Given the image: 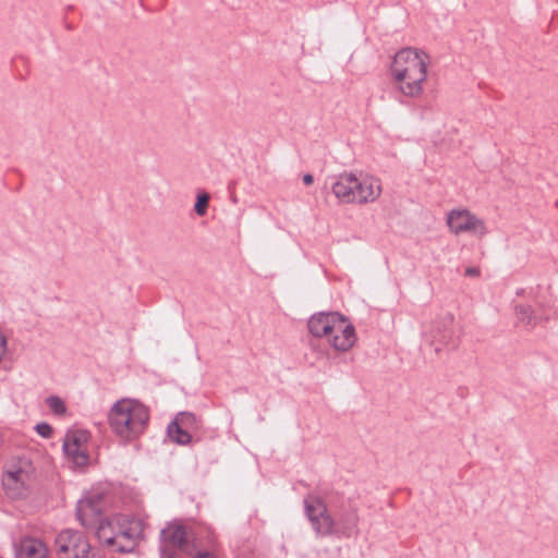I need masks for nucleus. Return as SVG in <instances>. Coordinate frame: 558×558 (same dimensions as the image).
Instances as JSON below:
<instances>
[{"label": "nucleus", "mask_w": 558, "mask_h": 558, "mask_svg": "<svg viewBox=\"0 0 558 558\" xmlns=\"http://www.w3.org/2000/svg\"><path fill=\"white\" fill-rule=\"evenodd\" d=\"M464 274L468 277H478L481 275V270L477 267H468Z\"/></svg>", "instance_id": "393cba45"}, {"label": "nucleus", "mask_w": 558, "mask_h": 558, "mask_svg": "<svg viewBox=\"0 0 558 558\" xmlns=\"http://www.w3.org/2000/svg\"><path fill=\"white\" fill-rule=\"evenodd\" d=\"M174 421L180 422V424L184 426L186 429L193 426H197L198 423L196 415L191 412L180 413Z\"/></svg>", "instance_id": "412c9836"}, {"label": "nucleus", "mask_w": 558, "mask_h": 558, "mask_svg": "<svg viewBox=\"0 0 558 558\" xmlns=\"http://www.w3.org/2000/svg\"><path fill=\"white\" fill-rule=\"evenodd\" d=\"M161 542L162 558H166L170 555L167 554L168 549H177L186 555H192V547H195L194 545L190 544L189 532L186 527L180 523H171L167 527L162 529Z\"/></svg>", "instance_id": "0eeeda50"}, {"label": "nucleus", "mask_w": 558, "mask_h": 558, "mask_svg": "<svg viewBox=\"0 0 558 558\" xmlns=\"http://www.w3.org/2000/svg\"><path fill=\"white\" fill-rule=\"evenodd\" d=\"M47 547L37 538L25 537L16 546V558H47Z\"/></svg>", "instance_id": "dca6fc26"}, {"label": "nucleus", "mask_w": 558, "mask_h": 558, "mask_svg": "<svg viewBox=\"0 0 558 558\" xmlns=\"http://www.w3.org/2000/svg\"><path fill=\"white\" fill-rule=\"evenodd\" d=\"M341 314L338 312L314 314L307 323L308 331L316 338H327L331 331H341Z\"/></svg>", "instance_id": "1a4fd4ad"}, {"label": "nucleus", "mask_w": 558, "mask_h": 558, "mask_svg": "<svg viewBox=\"0 0 558 558\" xmlns=\"http://www.w3.org/2000/svg\"><path fill=\"white\" fill-rule=\"evenodd\" d=\"M54 546L59 558H92L93 556L87 538L78 531H62L58 534Z\"/></svg>", "instance_id": "39448f33"}, {"label": "nucleus", "mask_w": 558, "mask_h": 558, "mask_svg": "<svg viewBox=\"0 0 558 558\" xmlns=\"http://www.w3.org/2000/svg\"><path fill=\"white\" fill-rule=\"evenodd\" d=\"M522 292H523V290L521 289V290H519V291L517 292V294H518V295H520V294H522Z\"/></svg>", "instance_id": "bb28decb"}, {"label": "nucleus", "mask_w": 558, "mask_h": 558, "mask_svg": "<svg viewBox=\"0 0 558 558\" xmlns=\"http://www.w3.org/2000/svg\"><path fill=\"white\" fill-rule=\"evenodd\" d=\"M27 481L28 473L17 469L3 474L2 486L10 498L17 499L26 496L28 489Z\"/></svg>", "instance_id": "f8f14e48"}, {"label": "nucleus", "mask_w": 558, "mask_h": 558, "mask_svg": "<svg viewBox=\"0 0 558 558\" xmlns=\"http://www.w3.org/2000/svg\"><path fill=\"white\" fill-rule=\"evenodd\" d=\"M149 409L136 399L123 398L113 403L108 413L112 433L122 441L130 442L141 437L148 427Z\"/></svg>", "instance_id": "f03ea898"}, {"label": "nucleus", "mask_w": 558, "mask_h": 558, "mask_svg": "<svg viewBox=\"0 0 558 558\" xmlns=\"http://www.w3.org/2000/svg\"><path fill=\"white\" fill-rule=\"evenodd\" d=\"M304 510L317 536L326 537L337 533V522L322 498L312 495L305 497Z\"/></svg>", "instance_id": "20e7f679"}, {"label": "nucleus", "mask_w": 558, "mask_h": 558, "mask_svg": "<svg viewBox=\"0 0 558 558\" xmlns=\"http://www.w3.org/2000/svg\"><path fill=\"white\" fill-rule=\"evenodd\" d=\"M76 517L81 524L86 529H97L101 518V511L98 504L92 499L80 500L76 507Z\"/></svg>", "instance_id": "2eb2a0df"}, {"label": "nucleus", "mask_w": 558, "mask_h": 558, "mask_svg": "<svg viewBox=\"0 0 558 558\" xmlns=\"http://www.w3.org/2000/svg\"><path fill=\"white\" fill-rule=\"evenodd\" d=\"M353 189L354 204L373 203L383 192L380 180L372 175L360 178L355 175Z\"/></svg>", "instance_id": "9d476101"}, {"label": "nucleus", "mask_w": 558, "mask_h": 558, "mask_svg": "<svg viewBox=\"0 0 558 558\" xmlns=\"http://www.w3.org/2000/svg\"><path fill=\"white\" fill-rule=\"evenodd\" d=\"M35 429L44 438H50L52 435V427L45 422L38 423Z\"/></svg>", "instance_id": "4be33fe9"}, {"label": "nucleus", "mask_w": 558, "mask_h": 558, "mask_svg": "<svg viewBox=\"0 0 558 558\" xmlns=\"http://www.w3.org/2000/svg\"><path fill=\"white\" fill-rule=\"evenodd\" d=\"M446 221L449 230L456 235L470 233L483 238L488 233L485 221L465 208L450 210Z\"/></svg>", "instance_id": "423d86ee"}, {"label": "nucleus", "mask_w": 558, "mask_h": 558, "mask_svg": "<svg viewBox=\"0 0 558 558\" xmlns=\"http://www.w3.org/2000/svg\"><path fill=\"white\" fill-rule=\"evenodd\" d=\"M514 315L518 324L533 329L542 322H548L549 317L546 315H537L534 308L527 304H519L514 306Z\"/></svg>", "instance_id": "f3484780"}, {"label": "nucleus", "mask_w": 558, "mask_h": 558, "mask_svg": "<svg viewBox=\"0 0 558 558\" xmlns=\"http://www.w3.org/2000/svg\"><path fill=\"white\" fill-rule=\"evenodd\" d=\"M46 403L56 415H63L66 412L64 401L58 396L48 397Z\"/></svg>", "instance_id": "6ab92c4d"}, {"label": "nucleus", "mask_w": 558, "mask_h": 558, "mask_svg": "<svg viewBox=\"0 0 558 558\" xmlns=\"http://www.w3.org/2000/svg\"><path fill=\"white\" fill-rule=\"evenodd\" d=\"M453 316L447 315L440 322H436L430 328L429 335L433 342H438L444 347L454 349L457 340L452 331Z\"/></svg>", "instance_id": "ddd939ff"}, {"label": "nucleus", "mask_w": 558, "mask_h": 558, "mask_svg": "<svg viewBox=\"0 0 558 558\" xmlns=\"http://www.w3.org/2000/svg\"><path fill=\"white\" fill-rule=\"evenodd\" d=\"M87 440L88 434L85 430H70L64 437L63 451L76 466H85L89 461Z\"/></svg>", "instance_id": "6e6552de"}, {"label": "nucleus", "mask_w": 558, "mask_h": 558, "mask_svg": "<svg viewBox=\"0 0 558 558\" xmlns=\"http://www.w3.org/2000/svg\"><path fill=\"white\" fill-rule=\"evenodd\" d=\"M428 64L429 56L423 50L408 47L395 54L391 74L403 96L417 98L423 94Z\"/></svg>", "instance_id": "f257e3e1"}, {"label": "nucleus", "mask_w": 558, "mask_h": 558, "mask_svg": "<svg viewBox=\"0 0 558 558\" xmlns=\"http://www.w3.org/2000/svg\"><path fill=\"white\" fill-rule=\"evenodd\" d=\"M341 326L342 330H345V332L341 331H331L327 336V341L330 344L332 349L339 352H347L349 351L356 341V333L354 326L349 322V319L341 314Z\"/></svg>", "instance_id": "9b49d317"}, {"label": "nucleus", "mask_w": 558, "mask_h": 558, "mask_svg": "<svg viewBox=\"0 0 558 558\" xmlns=\"http://www.w3.org/2000/svg\"><path fill=\"white\" fill-rule=\"evenodd\" d=\"M209 198L210 197L207 193H201L197 195L194 210L198 216H204L207 213Z\"/></svg>", "instance_id": "aec40b11"}, {"label": "nucleus", "mask_w": 558, "mask_h": 558, "mask_svg": "<svg viewBox=\"0 0 558 558\" xmlns=\"http://www.w3.org/2000/svg\"><path fill=\"white\" fill-rule=\"evenodd\" d=\"M313 182H314V177L312 174L306 173L303 175V183L305 185H311V184H313Z\"/></svg>", "instance_id": "a878e982"}, {"label": "nucleus", "mask_w": 558, "mask_h": 558, "mask_svg": "<svg viewBox=\"0 0 558 558\" xmlns=\"http://www.w3.org/2000/svg\"><path fill=\"white\" fill-rule=\"evenodd\" d=\"M344 521L349 524V525H345V526H344V529H348V530H349V532H344V534H345L347 536H349V535H350V533H351V531H352V529L356 526V521H357V519H356V514H355V513H352V514H350V515H349L348 518H345V519H344V518H339V520H338V524H341V523H342V522H344Z\"/></svg>", "instance_id": "5701e85b"}, {"label": "nucleus", "mask_w": 558, "mask_h": 558, "mask_svg": "<svg viewBox=\"0 0 558 558\" xmlns=\"http://www.w3.org/2000/svg\"><path fill=\"white\" fill-rule=\"evenodd\" d=\"M168 435L174 442L179 445H187L190 444L192 437L187 429L180 424V422H171L168 425Z\"/></svg>", "instance_id": "a211bd4d"}, {"label": "nucleus", "mask_w": 558, "mask_h": 558, "mask_svg": "<svg viewBox=\"0 0 558 558\" xmlns=\"http://www.w3.org/2000/svg\"><path fill=\"white\" fill-rule=\"evenodd\" d=\"M142 533V520L123 513L105 518L96 529L98 539L119 553H132Z\"/></svg>", "instance_id": "7ed1b4c3"}, {"label": "nucleus", "mask_w": 558, "mask_h": 558, "mask_svg": "<svg viewBox=\"0 0 558 558\" xmlns=\"http://www.w3.org/2000/svg\"><path fill=\"white\" fill-rule=\"evenodd\" d=\"M355 174L352 172H343L333 178L331 191L333 195L344 204H354Z\"/></svg>", "instance_id": "4468645a"}, {"label": "nucleus", "mask_w": 558, "mask_h": 558, "mask_svg": "<svg viewBox=\"0 0 558 558\" xmlns=\"http://www.w3.org/2000/svg\"><path fill=\"white\" fill-rule=\"evenodd\" d=\"M192 558H215V556L207 551V550H196L194 553V547H192ZM166 558H175L174 555H169L168 557Z\"/></svg>", "instance_id": "b1692460"}]
</instances>
